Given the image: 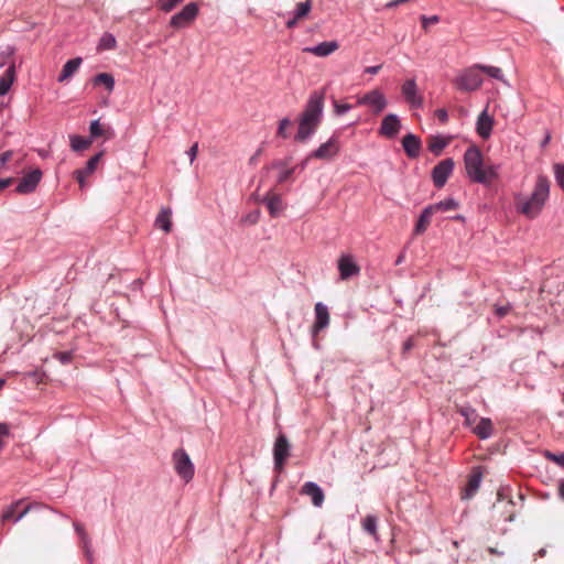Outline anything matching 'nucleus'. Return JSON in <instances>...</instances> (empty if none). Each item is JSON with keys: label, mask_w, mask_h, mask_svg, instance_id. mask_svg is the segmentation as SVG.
<instances>
[{"label": "nucleus", "mask_w": 564, "mask_h": 564, "mask_svg": "<svg viewBox=\"0 0 564 564\" xmlns=\"http://www.w3.org/2000/svg\"><path fill=\"white\" fill-rule=\"evenodd\" d=\"M550 193V182L544 176H539L534 189L529 197L520 196L516 199L517 212L533 219L543 209Z\"/></svg>", "instance_id": "obj_1"}, {"label": "nucleus", "mask_w": 564, "mask_h": 564, "mask_svg": "<svg viewBox=\"0 0 564 564\" xmlns=\"http://www.w3.org/2000/svg\"><path fill=\"white\" fill-rule=\"evenodd\" d=\"M464 163L468 177L476 183L487 184L497 176L492 165H485L482 153L477 147L466 150Z\"/></svg>", "instance_id": "obj_2"}, {"label": "nucleus", "mask_w": 564, "mask_h": 564, "mask_svg": "<svg viewBox=\"0 0 564 564\" xmlns=\"http://www.w3.org/2000/svg\"><path fill=\"white\" fill-rule=\"evenodd\" d=\"M340 144L337 134L332 135L326 142L322 143L315 151H313L302 163L301 169H304L310 159L333 160L339 153Z\"/></svg>", "instance_id": "obj_3"}, {"label": "nucleus", "mask_w": 564, "mask_h": 564, "mask_svg": "<svg viewBox=\"0 0 564 564\" xmlns=\"http://www.w3.org/2000/svg\"><path fill=\"white\" fill-rule=\"evenodd\" d=\"M173 465L176 474L185 482L193 479L195 473L194 465L188 454L183 448H178L173 453Z\"/></svg>", "instance_id": "obj_4"}, {"label": "nucleus", "mask_w": 564, "mask_h": 564, "mask_svg": "<svg viewBox=\"0 0 564 564\" xmlns=\"http://www.w3.org/2000/svg\"><path fill=\"white\" fill-rule=\"evenodd\" d=\"M479 70V65L466 69L455 80L457 88L464 91L478 89L482 84V77Z\"/></svg>", "instance_id": "obj_5"}, {"label": "nucleus", "mask_w": 564, "mask_h": 564, "mask_svg": "<svg viewBox=\"0 0 564 564\" xmlns=\"http://www.w3.org/2000/svg\"><path fill=\"white\" fill-rule=\"evenodd\" d=\"M290 449L291 444L288 437L284 434H280L273 446L274 469L276 471L280 473L283 470L286 459L290 456Z\"/></svg>", "instance_id": "obj_6"}, {"label": "nucleus", "mask_w": 564, "mask_h": 564, "mask_svg": "<svg viewBox=\"0 0 564 564\" xmlns=\"http://www.w3.org/2000/svg\"><path fill=\"white\" fill-rule=\"evenodd\" d=\"M325 90L313 91L305 105L302 113L306 115L313 120L321 122L324 109Z\"/></svg>", "instance_id": "obj_7"}, {"label": "nucleus", "mask_w": 564, "mask_h": 564, "mask_svg": "<svg viewBox=\"0 0 564 564\" xmlns=\"http://www.w3.org/2000/svg\"><path fill=\"white\" fill-rule=\"evenodd\" d=\"M198 6L195 2L187 3L178 13L170 20V25L175 29L188 26L198 15Z\"/></svg>", "instance_id": "obj_8"}, {"label": "nucleus", "mask_w": 564, "mask_h": 564, "mask_svg": "<svg viewBox=\"0 0 564 564\" xmlns=\"http://www.w3.org/2000/svg\"><path fill=\"white\" fill-rule=\"evenodd\" d=\"M454 169L453 159H445L434 166L432 171V178L434 185L438 188L443 187Z\"/></svg>", "instance_id": "obj_9"}, {"label": "nucleus", "mask_w": 564, "mask_h": 564, "mask_svg": "<svg viewBox=\"0 0 564 564\" xmlns=\"http://www.w3.org/2000/svg\"><path fill=\"white\" fill-rule=\"evenodd\" d=\"M482 476H484V467L478 466L473 469L470 476L468 477L467 484H466L464 490L462 491V495H460L462 499H464V500L471 499L476 495V492L478 491V489L480 487Z\"/></svg>", "instance_id": "obj_10"}, {"label": "nucleus", "mask_w": 564, "mask_h": 564, "mask_svg": "<svg viewBox=\"0 0 564 564\" xmlns=\"http://www.w3.org/2000/svg\"><path fill=\"white\" fill-rule=\"evenodd\" d=\"M42 178V171L40 169H34L30 173L25 174L18 186L15 187V192L19 194H30L35 191Z\"/></svg>", "instance_id": "obj_11"}, {"label": "nucleus", "mask_w": 564, "mask_h": 564, "mask_svg": "<svg viewBox=\"0 0 564 564\" xmlns=\"http://www.w3.org/2000/svg\"><path fill=\"white\" fill-rule=\"evenodd\" d=\"M321 122L313 120V118L301 113L299 118V129L295 135V140L300 142L306 141L317 129Z\"/></svg>", "instance_id": "obj_12"}, {"label": "nucleus", "mask_w": 564, "mask_h": 564, "mask_svg": "<svg viewBox=\"0 0 564 564\" xmlns=\"http://www.w3.org/2000/svg\"><path fill=\"white\" fill-rule=\"evenodd\" d=\"M497 497V502L494 505V509L499 511L500 518H503L505 521H513L516 511L512 499H505L501 491H498Z\"/></svg>", "instance_id": "obj_13"}, {"label": "nucleus", "mask_w": 564, "mask_h": 564, "mask_svg": "<svg viewBox=\"0 0 564 564\" xmlns=\"http://www.w3.org/2000/svg\"><path fill=\"white\" fill-rule=\"evenodd\" d=\"M339 276L341 280H348L360 272L359 265L354 261L350 254H344L338 260Z\"/></svg>", "instance_id": "obj_14"}, {"label": "nucleus", "mask_w": 564, "mask_h": 564, "mask_svg": "<svg viewBox=\"0 0 564 564\" xmlns=\"http://www.w3.org/2000/svg\"><path fill=\"white\" fill-rule=\"evenodd\" d=\"M358 104L372 107L376 113L381 112L387 106L386 98L379 90H371L367 93L359 98Z\"/></svg>", "instance_id": "obj_15"}, {"label": "nucleus", "mask_w": 564, "mask_h": 564, "mask_svg": "<svg viewBox=\"0 0 564 564\" xmlns=\"http://www.w3.org/2000/svg\"><path fill=\"white\" fill-rule=\"evenodd\" d=\"M315 322L312 327L313 335L318 334L326 328L329 324V312L325 304L318 302L315 304Z\"/></svg>", "instance_id": "obj_16"}, {"label": "nucleus", "mask_w": 564, "mask_h": 564, "mask_svg": "<svg viewBox=\"0 0 564 564\" xmlns=\"http://www.w3.org/2000/svg\"><path fill=\"white\" fill-rule=\"evenodd\" d=\"M402 94L405 100L415 108H419L423 104V98L417 94L416 83L414 79H408L401 87Z\"/></svg>", "instance_id": "obj_17"}, {"label": "nucleus", "mask_w": 564, "mask_h": 564, "mask_svg": "<svg viewBox=\"0 0 564 564\" xmlns=\"http://www.w3.org/2000/svg\"><path fill=\"white\" fill-rule=\"evenodd\" d=\"M400 129L401 123L399 118L395 115L390 113L386 116L381 122L380 134L392 139L399 133Z\"/></svg>", "instance_id": "obj_18"}, {"label": "nucleus", "mask_w": 564, "mask_h": 564, "mask_svg": "<svg viewBox=\"0 0 564 564\" xmlns=\"http://www.w3.org/2000/svg\"><path fill=\"white\" fill-rule=\"evenodd\" d=\"M101 156H102L101 152L95 154L94 156H91L88 160V162L86 163L85 169L76 170L74 172V176L77 180V182L79 183L80 188L85 187V180H86V177H88L90 174L94 173V171L96 170V167H97Z\"/></svg>", "instance_id": "obj_19"}, {"label": "nucleus", "mask_w": 564, "mask_h": 564, "mask_svg": "<svg viewBox=\"0 0 564 564\" xmlns=\"http://www.w3.org/2000/svg\"><path fill=\"white\" fill-rule=\"evenodd\" d=\"M301 494L311 497L315 507H321L325 496L322 488L313 481H307L302 486Z\"/></svg>", "instance_id": "obj_20"}, {"label": "nucleus", "mask_w": 564, "mask_h": 564, "mask_svg": "<svg viewBox=\"0 0 564 564\" xmlns=\"http://www.w3.org/2000/svg\"><path fill=\"white\" fill-rule=\"evenodd\" d=\"M402 147L409 158L415 159L420 154L421 140L419 137H416L412 133H409L403 137Z\"/></svg>", "instance_id": "obj_21"}, {"label": "nucleus", "mask_w": 564, "mask_h": 564, "mask_svg": "<svg viewBox=\"0 0 564 564\" xmlns=\"http://www.w3.org/2000/svg\"><path fill=\"white\" fill-rule=\"evenodd\" d=\"M311 9H312L311 0H306L304 2L297 3L296 8L294 10V13H293V18H291L286 22V28H289V29L295 28L296 24L299 23V21H301V20H303L304 18L307 17V14L310 13Z\"/></svg>", "instance_id": "obj_22"}, {"label": "nucleus", "mask_w": 564, "mask_h": 564, "mask_svg": "<svg viewBox=\"0 0 564 564\" xmlns=\"http://www.w3.org/2000/svg\"><path fill=\"white\" fill-rule=\"evenodd\" d=\"M338 43L336 41L322 42L313 47H305L304 52L311 53L315 56L325 57L338 50Z\"/></svg>", "instance_id": "obj_23"}, {"label": "nucleus", "mask_w": 564, "mask_h": 564, "mask_svg": "<svg viewBox=\"0 0 564 564\" xmlns=\"http://www.w3.org/2000/svg\"><path fill=\"white\" fill-rule=\"evenodd\" d=\"M494 126V119L487 113V111H482L477 119V132L482 139L489 138L491 134Z\"/></svg>", "instance_id": "obj_24"}, {"label": "nucleus", "mask_w": 564, "mask_h": 564, "mask_svg": "<svg viewBox=\"0 0 564 564\" xmlns=\"http://www.w3.org/2000/svg\"><path fill=\"white\" fill-rule=\"evenodd\" d=\"M494 423L488 417H481L478 424L473 429V433L480 440H487L494 435Z\"/></svg>", "instance_id": "obj_25"}, {"label": "nucleus", "mask_w": 564, "mask_h": 564, "mask_svg": "<svg viewBox=\"0 0 564 564\" xmlns=\"http://www.w3.org/2000/svg\"><path fill=\"white\" fill-rule=\"evenodd\" d=\"M264 202L272 217H276L283 210V203L280 195L270 191L264 197Z\"/></svg>", "instance_id": "obj_26"}, {"label": "nucleus", "mask_w": 564, "mask_h": 564, "mask_svg": "<svg viewBox=\"0 0 564 564\" xmlns=\"http://www.w3.org/2000/svg\"><path fill=\"white\" fill-rule=\"evenodd\" d=\"M434 215L433 209L431 206H426L423 212L421 213L417 223L414 227V235H422L426 231L427 227L431 224L432 216Z\"/></svg>", "instance_id": "obj_27"}, {"label": "nucleus", "mask_w": 564, "mask_h": 564, "mask_svg": "<svg viewBox=\"0 0 564 564\" xmlns=\"http://www.w3.org/2000/svg\"><path fill=\"white\" fill-rule=\"evenodd\" d=\"M82 62L83 59L80 57L67 61L58 76V82L62 83L70 78L78 70Z\"/></svg>", "instance_id": "obj_28"}, {"label": "nucleus", "mask_w": 564, "mask_h": 564, "mask_svg": "<svg viewBox=\"0 0 564 564\" xmlns=\"http://www.w3.org/2000/svg\"><path fill=\"white\" fill-rule=\"evenodd\" d=\"M14 80H15V66H14V64H11L7 68L4 74L0 77V96L6 95L10 90Z\"/></svg>", "instance_id": "obj_29"}, {"label": "nucleus", "mask_w": 564, "mask_h": 564, "mask_svg": "<svg viewBox=\"0 0 564 564\" xmlns=\"http://www.w3.org/2000/svg\"><path fill=\"white\" fill-rule=\"evenodd\" d=\"M269 169L279 170L278 180H276L278 184H282V183L286 182L294 172V167L289 169L288 163L282 160L272 162V164L270 165Z\"/></svg>", "instance_id": "obj_30"}, {"label": "nucleus", "mask_w": 564, "mask_h": 564, "mask_svg": "<svg viewBox=\"0 0 564 564\" xmlns=\"http://www.w3.org/2000/svg\"><path fill=\"white\" fill-rule=\"evenodd\" d=\"M449 141L451 138L430 135L427 138V148L432 153L438 155L444 150V148L448 145Z\"/></svg>", "instance_id": "obj_31"}, {"label": "nucleus", "mask_w": 564, "mask_h": 564, "mask_svg": "<svg viewBox=\"0 0 564 564\" xmlns=\"http://www.w3.org/2000/svg\"><path fill=\"white\" fill-rule=\"evenodd\" d=\"M75 530L80 538V542H82L86 558L88 561H91L93 560V550H91L89 536L87 535L84 527L79 523H75Z\"/></svg>", "instance_id": "obj_32"}, {"label": "nucleus", "mask_w": 564, "mask_h": 564, "mask_svg": "<svg viewBox=\"0 0 564 564\" xmlns=\"http://www.w3.org/2000/svg\"><path fill=\"white\" fill-rule=\"evenodd\" d=\"M171 217L172 210L170 208H162L156 216L155 225L165 232H170L172 228Z\"/></svg>", "instance_id": "obj_33"}, {"label": "nucleus", "mask_w": 564, "mask_h": 564, "mask_svg": "<svg viewBox=\"0 0 564 564\" xmlns=\"http://www.w3.org/2000/svg\"><path fill=\"white\" fill-rule=\"evenodd\" d=\"M89 132L93 138L104 137L109 139L112 135L110 128L101 124L99 120L91 121Z\"/></svg>", "instance_id": "obj_34"}, {"label": "nucleus", "mask_w": 564, "mask_h": 564, "mask_svg": "<svg viewBox=\"0 0 564 564\" xmlns=\"http://www.w3.org/2000/svg\"><path fill=\"white\" fill-rule=\"evenodd\" d=\"M456 411L465 417L467 426H471L477 420V412L471 405H456Z\"/></svg>", "instance_id": "obj_35"}, {"label": "nucleus", "mask_w": 564, "mask_h": 564, "mask_svg": "<svg viewBox=\"0 0 564 564\" xmlns=\"http://www.w3.org/2000/svg\"><path fill=\"white\" fill-rule=\"evenodd\" d=\"M94 85H104L111 93L115 87V78L111 74L100 73L93 78Z\"/></svg>", "instance_id": "obj_36"}, {"label": "nucleus", "mask_w": 564, "mask_h": 564, "mask_svg": "<svg viewBox=\"0 0 564 564\" xmlns=\"http://www.w3.org/2000/svg\"><path fill=\"white\" fill-rule=\"evenodd\" d=\"M430 206L433 209L434 214H436L438 212L455 210L458 208V203L453 198H447L445 200L432 204Z\"/></svg>", "instance_id": "obj_37"}, {"label": "nucleus", "mask_w": 564, "mask_h": 564, "mask_svg": "<svg viewBox=\"0 0 564 564\" xmlns=\"http://www.w3.org/2000/svg\"><path fill=\"white\" fill-rule=\"evenodd\" d=\"M377 523H378V519L377 517L375 516H367L364 520H362V529L370 535L372 536H377Z\"/></svg>", "instance_id": "obj_38"}, {"label": "nucleus", "mask_w": 564, "mask_h": 564, "mask_svg": "<svg viewBox=\"0 0 564 564\" xmlns=\"http://www.w3.org/2000/svg\"><path fill=\"white\" fill-rule=\"evenodd\" d=\"M117 41L115 36L110 33H105L98 44V51L105 50H113L116 47Z\"/></svg>", "instance_id": "obj_39"}, {"label": "nucleus", "mask_w": 564, "mask_h": 564, "mask_svg": "<svg viewBox=\"0 0 564 564\" xmlns=\"http://www.w3.org/2000/svg\"><path fill=\"white\" fill-rule=\"evenodd\" d=\"M91 144L90 140H87L85 138H82L79 135H72L70 137V147L74 151H82L89 148Z\"/></svg>", "instance_id": "obj_40"}, {"label": "nucleus", "mask_w": 564, "mask_h": 564, "mask_svg": "<svg viewBox=\"0 0 564 564\" xmlns=\"http://www.w3.org/2000/svg\"><path fill=\"white\" fill-rule=\"evenodd\" d=\"M184 0H158L156 6L161 11L171 12L176 6Z\"/></svg>", "instance_id": "obj_41"}, {"label": "nucleus", "mask_w": 564, "mask_h": 564, "mask_svg": "<svg viewBox=\"0 0 564 564\" xmlns=\"http://www.w3.org/2000/svg\"><path fill=\"white\" fill-rule=\"evenodd\" d=\"M22 501L19 500L14 503H12L2 514V521H9L11 519L14 520L18 513V509L21 506Z\"/></svg>", "instance_id": "obj_42"}, {"label": "nucleus", "mask_w": 564, "mask_h": 564, "mask_svg": "<svg viewBox=\"0 0 564 564\" xmlns=\"http://www.w3.org/2000/svg\"><path fill=\"white\" fill-rule=\"evenodd\" d=\"M479 69L492 78L503 80L502 70L499 67L479 65Z\"/></svg>", "instance_id": "obj_43"}, {"label": "nucleus", "mask_w": 564, "mask_h": 564, "mask_svg": "<svg viewBox=\"0 0 564 564\" xmlns=\"http://www.w3.org/2000/svg\"><path fill=\"white\" fill-rule=\"evenodd\" d=\"M290 126H291V121L289 118H284L282 120H280L276 135L280 138L286 139L289 137L288 129L290 128Z\"/></svg>", "instance_id": "obj_44"}, {"label": "nucleus", "mask_w": 564, "mask_h": 564, "mask_svg": "<svg viewBox=\"0 0 564 564\" xmlns=\"http://www.w3.org/2000/svg\"><path fill=\"white\" fill-rule=\"evenodd\" d=\"M555 180L560 186L564 185V164L556 163L554 165Z\"/></svg>", "instance_id": "obj_45"}, {"label": "nucleus", "mask_w": 564, "mask_h": 564, "mask_svg": "<svg viewBox=\"0 0 564 564\" xmlns=\"http://www.w3.org/2000/svg\"><path fill=\"white\" fill-rule=\"evenodd\" d=\"M333 106H334V112L337 116L344 115L345 112H347L348 110L351 109V105L340 104L336 99L333 100Z\"/></svg>", "instance_id": "obj_46"}, {"label": "nucleus", "mask_w": 564, "mask_h": 564, "mask_svg": "<svg viewBox=\"0 0 564 564\" xmlns=\"http://www.w3.org/2000/svg\"><path fill=\"white\" fill-rule=\"evenodd\" d=\"M54 358H56L61 364L67 365L72 361V352L69 351H59L54 354Z\"/></svg>", "instance_id": "obj_47"}, {"label": "nucleus", "mask_w": 564, "mask_h": 564, "mask_svg": "<svg viewBox=\"0 0 564 564\" xmlns=\"http://www.w3.org/2000/svg\"><path fill=\"white\" fill-rule=\"evenodd\" d=\"M545 457L549 460L556 463L561 467H564V453L557 455V454H554V453H551V452H546L545 453Z\"/></svg>", "instance_id": "obj_48"}, {"label": "nucleus", "mask_w": 564, "mask_h": 564, "mask_svg": "<svg viewBox=\"0 0 564 564\" xmlns=\"http://www.w3.org/2000/svg\"><path fill=\"white\" fill-rule=\"evenodd\" d=\"M10 435V427L7 423H0V449L4 446L3 440Z\"/></svg>", "instance_id": "obj_49"}, {"label": "nucleus", "mask_w": 564, "mask_h": 564, "mask_svg": "<svg viewBox=\"0 0 564 564\" xmlns=\"http://www.w3.org/2000/svg\"><path fill=\"white\" fill-rule=\"evenodd\" d=\"M421 20H422V26L424 30H427V28L431 24H435L440 21L437 15H432V17L422 15Z\"/></svg>", "instance_id": "obj_50"}, {"label": "nucleus", "mask_w": 564, "mask_h": 564, "mask_svg": "<svg viewBox=\"0 0 564 564\" xmlns=\"http://www.w3.org/2000/svg\"><path fill=\"white\" fill-rule=\"evenodd\" d=\"M435 117L442 122V123H446L447 120H448V115H447V111L445 109H437L435 111Z\"/></svg>", "instance_id": "obj_51"}, {"label": "nucleus", "mask_w": 564, "mask_h": 564, "mask_svg": "<svg viewBox=\"0 0 564 564\" xmlns=\"http://www.w3.org/2000/svg\"><path fill=\"white\" fill-rule=\"evenodd\" d=\"M197 153H198V144L197 143H194L191 149L188 150L187 154L189 156V160H191V163L194 162V160L196 159L197 156Z\"/></svg>", "instance_id": "obj_52"}, {"label": "nucleus", "mask_w": 564, "mask_h": 564, "mask_svg": "<svg viewBox=\"0 0 564 564\" xmlns=\"http://www.w3.org/2000/svg\"><path fill=\"white\" fill-rule=\"evenodd\" d=\"M33 507L34 505H28L22 511H18L14 522L21 520Z\"/></svg>", "instance_id": "obj_53"}, {"label": "nucleus", "mask_w": 564, "mask_h": 564, "mask_svg": "<svg viewBox=\"0 0 564 564\" xmlns=\"http://www.w3.org/2000/svg\"><path fill=\"white\" fill-rule=\"evenodd\" d=\"M510 311V306L507 305V306H498L496 307V314L499 316V317H503L506 316Z\"/></svg>", "instance_id": "obj_54"}, {"label": "nucleus", "mask_w": 564, "mask_h": 564, "mask_svg": "<svg viewBox=\"0 0 564 564\" xmlns=\"http://www.w3.org/2000/svg\"><path fill=\"white\" fill-rule=\"evenodd\" d=\"M12 151H6L1 154L0 156V161H1V164L4 165L8 161H10V159L12 158Z\"/></svg>", "instance_id": "obj_55"}, {"label": "nucleus", "mask_w": 564, "mask_h": 564, "mask_svg": "<svg viewBox=\"0 0 564 564\" xmlns=\"http://www.w3.org/2000/svg\"><path fill=\"white\" fill-rule=\"evenodd\" d=\"M14 178L13 177H8V178H4V180H0V191L7 188L8 186H10L12 183H13Z\"/></svg>", "instance_id": "obj_56"}, {"label": "nucleus", "mask_w": 564, "mask_h": 564, "mask_svg": "<svg viewBox=\"0 0 564 564\" xmlns=\"http://www.w3.org/2000/svg\"><path fill=\"white\" fill-rule=\"evenodd\" d=\"M408 1H409V0H392V1L388 2V3L386 4V7L391 9V8H395V7H398V6L402 4V3H405V2H408Z\"/></svg>", "instance_id": "obj_57"}, {"label": "nucleus", "mask_w": 564, "mask_h": 564, "mask_svg": "<svg viewBox=\"0 0 564 564\" xmlns=\"http://www.w3.org/2000/svg\"><path fill=\"white\" fill-rule=\"evenodd\" d=\"M381 69V65H377V66H369L365 69L366 73H369V74H377L379 70Z\"/></svg>", "instance_id": "obj_58"}, {"label": "nucleus", "mask_w": 564, "mask_h": 564, "mask_svg": "<svg viewBox=\"0 0 564 564\" xmlns=\"http://www.w3.org/2000/svg\"><path fill=\"white\" fill-rule=\"evenodd\" d=\"M558 496L561 499L564 500V479L561 480L558 484Z\"/></svg>", "instance_id": "obj_59"}, {"label": "nucleus", "mask_w": 564, "mask_h": 564, "mask_svg": "<svg viewBox=\"0 0 564 564\" xmlns=\"http://www.w3.org/2000/svg\"><path fill=\"white\" fill-rule=\"evenodd\" d=\"M246 221H249L250 224H256L258 221V214H256V215H252V214L248 215L246 217Z\"/></svg>", "instance_id": "obj_60"}, {"label": "nucleus", "mask_w": 564, "mask_h": 564, "mask_svg": "<svg viewBox=\"0 0 564 564\" xmlns=\"http://www.w3.org/2000/svg\"><path fill=\"white\" fill-rule=\"evenodd\" d=\"M413 344H412V340L411 339H408L404 344H403V349L406 351V350H410L412 348Z\"/></svg>", "instance_id": "obj_61"}, {"label": "nucleus", "mask_w": 564, "mask_h": 564, "mask_svg": "<svg viewBox=\"0 0 564 564\" xmlns=\"http://www.w3.org/2000/svg\"><path fill=\"white\" fill-rule=\"evenodd\" d=\"M4 384H6V380L4 379H0V389H2Z\"/></svg>", "instance_id": "obj_62"}, {"label": "nucleus", "mask_w": 564, "mask_h": 564, "mask_svg": "<svg viewBox=\"0 0 564 564\" xmlns=\"http://www.w3.org/2000/svg\"><path fill=\"white\" fill-rule=\"evenodd\" d=\"M402 258H403L402 256H400V257L398 258V260H397V264H399V263H401V262H402Z\"/></svg>", "instance_id": "obj_63"}, {"label": "nucleus", "mask_w": 564, "mask_h": 564, "mask_svg": "<svg viewBox=\"0 0 564 564\" xmlns=\"http://www.w3.org/2000/svg\"><path fill=\"white\" fill-rule=\"evenodd\" d=\"M261 154V149H259L256 153V156L260 155Z\"/></svg>", "instance_id": "obj_64"}]
</instances>
